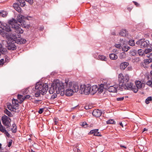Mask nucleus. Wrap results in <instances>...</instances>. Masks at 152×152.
I'll use <instances>...</instances> for the list:
<instances>
[{"label":"nucleus","mask_w":152,"mask_h":152,"mask_svg":"<svg viewBox=\"0 0 152 152\" xmlns=\"http://www.w3.org/2000/svg\"><path fill=\"white\" fill-rule=\"evenodd\" d=\"M8 24L3 23L1 25L3 26V29L7 32L13 31L16 35L22 34L23 31L18 26H16V21L15 19L12 18L8 21Z\"/></svg>","instance_id":"nucleus-1"},{"label":"nucleus","mask_w":152,"mask_h":152,"mask_svg":"<svg viewBox=\"0 0 152 152\" xmlns=\"http://www.w3.org/2000/svg\"><path fill=\"white\" fill-rule=\"evenodd\" d=\"M129 77L128 75L124 76L122 73H120L118 76V80L119 84V90L122 91L124 89L131 90L133 84L129 81Z\"/></svg>","instance_id":"nucleus-2"},{"label":"nucleus","mask_w":152,"mask_h":152,"mask_svg":"<svg viewBox=\"0 0 152 152\" xmlns=\"http://www.w3.org/2000/svg\"><path fill=\"white\" fill-rule=\"evenodd\" d=\"M55 89L56 93L60 94L61 96H63L64 94V84L61 81L58 80H54L50 88L49 92L50 94H52L55 91Z\"/></svg>","instance_id":"nucleus-3"},{"label":"nucleus","mask_w":152,"mask_h":152,"mask_svg":"<svg viewBox=\"0 0 152 152\" xmlns=\"http://www.w3.org/2000/svg\"><path fill=\"white\" fill-rule=\"evenodd\" d=\"M36 90H37L35 94V96L38 97L40 94L43 95L46 94L48 90V85L47 83H37L35 86Z\"/></svg>","instance_id":"nucleus-4"},{"label":"nucleus","mask_w":152,"mask_h":152,"mask_svg":"<svg viewBox=\"0 0 152 152\" xmlns=\"http://www.w3.org/2000/svg\"><path fill=\"white\" fill-rule=\"evenodd\" d=\"M105 83L104 84H101L99 88L97 86H93L91 87L90 93L91 95H94L96 93L97 94H101L103 91L104 88V86H105Z\"/></svg>","instance_id":"nucleus-5"},{"label":"nucleus","mask_w":152,"mask_h":152,"mask_svg":"<svg viewBox=\"0 0 152 152\" xmlns=\"http://www.w3.org/2000/svg\"><path fill=\"white\" fill-rule=\"evenodd\" d=\"M136 44L141 47L142 48L150 47L152 48V45H150L149 41L146 40L145 39H143L139 40L136 42Z\"/></svg>","instance_id":"nucleus-6"},{"label":"nucleus","mask_w":152,"mask_h":152,"mask_svg":"<svg viewBox=\"0 0 152 152\" xmlns=\"http://www.w3.org/2000/svg\"><path fill=\"white\" fill-rule=\"evenodd\" d=\"M91 90V85L89 84L81 85L80 86V92L82 94L88 95L90 93Z\"/></svg>","instance_id":"nucleus-7"},{"label":"nucleus","mask_w":152,"mask_h":152,"mask_svg":"<svg viewBox=\"0 0 152 152\" xmlns=\"http://www.w3.org/2000/svg\"><path fill=\"white\" fill-rule=\"evenodd\" d=\"M1 120L4 125L7 128L10 126L11 120L8 117L4 115L1 117Z\"/></svg>","instance_id":"nucleus-8"},{"label":"nucleus","mask_w":152,"mask_h":152,"mask_svg":"<svg viewBox=\"0 0 152 152\" xmlns=\"http://www.w3.org/2000/svg\"><path fill=\"white\" fill-rule=\"evenodd\" d=\"M65 86H66L69 88H71L74 92H77L79 91V87L77 83L74 84L73 86H72V83L69 82L68 83V81L66 82V80L65 82Z\"/></svg>","instance_id":"nucleus-9"},{"label":"nucleus","mask_w":152,"mask_h":152,"mask_svg":"<svg viewBox=\"0 0 152 152\" xmlns=\"http://www.w3.org/2000/svg\"><path fill=\"white\" fill-rule=\"evenodd\" d=\"M105 86H106L108 88V90L110 92H115L117 91V89L118 88V86L117 85H114L113 86H109L108 83L107 84V82L106 83Z\"/></svg>","instance_id":"nucleus-10"},{"label":"nucleus","mask_w":152,"mask_h":152,"mask_svg":"<svg viewBox=\"0 0 152 152\" xmlns=\"http://www.w3.org/2000/svg\"><path fill=\"white\" fill-rule=\"evenodd\" d=\"M15 43V42L14 40H12L11 42H10L8 44V46H7L8 49L12 50H14L16 49V47L14 44Z\"/></svg>","instance_id":"nucleus-11"},{"label":"nucleus","mask_w":152,"mask_h":152,"mask_svg":"<svg viewBox=\"0 0 152 152\" xmlns=\"http://www.w3.org/2000/svg\"><path fill=\"white\" fill-rule=\"evenodd\" d=\"M18 2H19L20 5L22 7L24 6L25 5V1L30 5H32L33 3V0H17Z\"/></svg>","instance_id":"nucleus-12"},{"label":"nucleus","mask_w":152,"mask_h":152,"mask_svg":"<svg viewBox=\"0 0 152 152\" xmlns=\"http://www.w3.org/2000/svg\"><path fill=\"white\" fill-rule=\"evenodd\" d=\"M66 86L65 89V95L67 96H70L73 94L74 92L71 88H69L67 86Z\"/></svg>","instance_id":"nucleus-13"},{"label":"nucleus","mask_w":152,"mask_h":152,"mask_svg":"<svg viewBox=\"0 0 152 152\" xmlns=\"http://www.w3.org/2000/svg\"><path fill=\"white\" fill-rule=\"evenodd\" d=\"M98 131L99 129H98L92 130L88 134H93L94 136H102V135L100 133L98 132Z\"/></svg>","instance_id":"nucleus-14"},{"label":"nucleus","mask_w":152,"mask_h":152,"mask_svg":"<svg viewBox=\"0 0 152 152\" xmlns=\"http://www.w3.org/2000/svg\"><path fill=\"white\" fill-rule=\"evenodd\" d=\"M19 37V38H16L15 39L13 40L14 41H15V43L20 44H24L26 43V39L20 38Z\"/></svg>","instance_id":"nucleus-15"},{"label":"nucleus","mask_w":152,"mask_h":152,"mask_svg":"<svg viewBox=\"0 0 152 152\" xmlns=\"http://www.w3.org/2000/svg\"><path fill=\"white\" fill-rule=\"evenodd\" d=\"M102 114V112L100 110L96 109L93 110L92 114L93 116L96 117H100Z\"/></svg>","instance_id":"nucleus-16"},{"label":"nucleus","mask_w":152,"mask_h":152,"mask_svg":"<svg viewBox=\"0 0 152 152\" xmlns=\"http://www.w3.org/2000/svg\"><path fill=\"white\" fill-rule=\"evenodd\" d=\"M129 65V63L126 62L121 63L120 64V68L122 70H124Z\"/></svg>","instance_id":"nucleus-17"},{"label":"nucleus","mask_w":152,"mask_h":152,"mask_svg":"<svg viewBox=\"0 0 152 152\" xmlns=\"http://www.w3.org/2000/svg\"><path fill=\"white\" fill-rule=\"evenodd\" d=\"M16 19L17 20H16V26H18L17 25L18 22L20 23H22V22L24 20V16L22 15H18L17 16Z\"/></svg>","instance_id":"nucleus-18"},{"label":"nucleus","mask_w":152,"mask_h":152,"mask_svg":"<svg viewBox=\"0 0 152 152\" xmlns=\"http://www.w3.org/2000/svg\"><path fill=\"white\" fill-rule=\"evenodd\" d=\"M19 102L16 99H12V105L14 107H15V110H17L18 109V107L19 106L18 103Z\"/></svg>","instance_id":"nucleus-19"},{"label":"nucleus","mask_w":152,"mask_h":152,"mask_svg":"<svg viewBox=\"0 0 152 152\" xmlns=\"http://www.w3.org/2000/svg\"><path fill=\"white\" fill-rule=\"evenodd\" d=\"M136 87L139 89H140L142 87V85H144L140 81H137L135 82Z\"/></svg>","instance_id":"nucleus-20"},{"label":"nucleus","mask_w":152,"mask_h":152,"mask_svg":"<svg viewBox=\"0 0 152 152\" xmlns=\"http://www.w3.org/2000/svg\"><path fill=\"white\" fill-rule=\"evenodd\" d=\"M119 34L121 36L125 37L127 34V31L125 29H122Z\"/></svg>","instance_id":"nucleus-21"},{"label":"nucleus","mask_w":152,"mask_h":152,"mask_svg":"<svg viewBox=\"0 0 152 152\" xmlns=\"http://www.w3.org/2000/svg\"><path fill=\"white\" fill-rule=\"evenodd\" d=\"M109 57L110 59L115 60L118 58L117 56L114 53H111L109 55Z\"/></svg>","instance_id":"nucleus-22"},{"label":"nucleus","mask_w":152,"mask_h":152,"mask_svg":"<svg viewBox=\"0 0 152 152\" xmlns=\"http://www.w3.org/2000/svg\"><path fill=\"white\" fill-rule=\"evenodd\" d=\"M8 14L7 12L4 11L2 10L0 11V16L2 17H6Z\"/></svg>","instance_id":"nucleus-23"},{"label":"nucleus","mask_w":152,"mask_h":152,"mask_svg":"<svg viewBox=\"0 0 152 152\" xmlns=\"http://www.w3.org/2000/svg\"><path fill=\"white\" fill-rule=\"evenodd\" d=\"M21 26L22 27L25 28H28L29 27V25L27 24L26 22L23 20L22 23H20Z\"/></svg>","instance_id":"nucleus-24"},{"label":"nucleus","mask_w":152,"mask_h":152,"mask_svg":"<svg viewBox=\"0 0 152 152\" xmlns=\"http://www.w3.org/2000/svg\"><path fill=\"white\" fill-rule=\"evenodd\" d=\"M98 60H100L102 61H106L107 60L106 57L103 55H99L98 56Z\"/></svg>","instance_id":"nucleus-25"},{"label":"nucleus","mask_w":152,"mask_h":152,"mask_svg":"<svg viewBox=\"0 0 152 152\" xmlns=\"http://www.w3.org/2000/svg\"><path fill=\"white\" fill-rule=\"evenodd\" d=\"M12 131L13 133H16L17 132V127L16 125L14 124L12 125Z\"/></svg>","instance_id":"nucleus-26"},{"label":"nucleus","mask_w":152,"mask_h":152,"mask_svg":"<svg viewBox=\"0 0 152 152\" xmlns=\"http://www.w3.org/2000/svg\"><path fill=\"white\" fill-rule=\"evenodd\" d=\"M4 113L9 117H12V116L11 113L7 109L4 110Z\"/></svg>","instance_id":"nucleus-27"},{"label":"nucleus","mask_w":152,"mask_h":152,"mask_svg":"<svg viewBox=\"0 0 152 152\" xmlns=\"http://www.w3.org/2000/svg\"><path fill=\"white\" fill-rule=\"evenodd\" d=\"M130 49V47L127 45L124 46L122 48L123 51L125 52L127 51Z\"/></svg>","instance_id":"nucleus-28"},{"label":"nucleus","mask_w":152,"mask_h":152,"mask_svg":"<svg viewBox=\"0 0 152 152\" xmlns=\"http://www.w3.org/2000/svg\"><path fill=\"white\" fill-rule=\"evenodd\" d=\"M7 107L9 110L11 111H14V109L15 108V107H14V106L11 104L8 105Z\"/></svg>","instance_id":"nucleus-29"},{"label":"nucleus","mask_w":152,"mask_h":152,"mask_svg":"<svg viewBox=\"0 0 152 152\" xmlns=\"http://www.w3.org/2000/svg\"><path fill=\"white\" fill-rule=\"evenodd\" d=\"M107 124H115V122L113 119H110L107 121Z\"/></svg>","instance_id":"nucleus-30"},{"label":"nucleus","mask_w":152,"mask_h":152,"mask_svg":"<svg viewBox=\"0 0 152 152\" xmlns=\"http://www.w3.org/2000/svg\"><path fill=\"white\" fill-rule=\"evenodd\" d=\"M138 52L139 55L140 56H142L144 54V51L141 49L138 50Z\"/></svg>","instance_id":"nucleus-31"},{"label":"nucleus","mask_w":152,"mask_h":152,"mask_svg":"<svg viewBox=\"0 0 152 152\" xmlns=\"http://www.w3.org/2000/svg\"><path fill=\"white\" fill-rule=\"evenodd\" d=\"M80 124L81 126L85 128H87L88 126L87 124L85 121L80 123Z\"/></svg>","instance_id":"nucleus-32"},{"label":"nucleus","mask_w":152,"mask_h":152,"mask_svg":"<svg viewBox=\"0 0 152 152\" xmlns=\"http://www.w3.org/2000/svg\"><path fill=\"white\" fill-rule=\"evenodd\" d=\"M152 100V98L151 96H149L147 97V98L145 100V103L148 104L150 102L149 101H151Z\"/></svg>","instance_id":"nucleus-33"},{"label":"nucleus","mask_w":152,"mask_h":152,"mask_svg":"<svg viewBox=\"0 0 152 152\" xmlns=\"http://www.w3.org/2000/svg\"><path fill=\"white\" fill-rule=\"evenodd\" d=\"M129 44L130 46H133L135 45L134 40H129Z\"/></svg>","instance_id":"nucleus-34"},{"label":"nucleus","mask_w":152,"mask_h":152,"mask_svg":"<svg viewBox=\"0 0 152 152\" xmlns=\"http://www.w3.org/2000/svg\"><path fill=\"white\" fill-rule=\"evenodd\" d=\"M57 97V95L56 94L54 93L51 96L50 99L51 100L54 99Z\"/></svg>","instance_id":"nucleus-35"},{"label":"nucleus","mask_w":152,"mask_h":152,"mask_svg":"<svg viewBox=\"0 0 152 152\" xmlns=\"http://www.w3.org/2000/svg\"><path fill=\"white\" fill-rule=\"evenodd\" d=\"M152 51L151 48H148L145 49L144 51V53L145 54H147L151 52Z\"/></svg>","instance_id":"nucleus-36"},{"label":"nucleus","mask_w":152,"mask_h":152,"mask_svg":"<svg viewBox=\"0 0 152 152\" xmlns=\"http://www.w3.org/2000/svg\"><path fill=\"white\" fill-rule=\"evenodd\" d=\"M147 57L149 58L148 60L150 61L149 62H152V53L148 54Z\"/></svg>","instance_id":"nucleus-37"},{"label":"nucleus","mask_w":152,"mask_h":152,"mask_svg":"<svg viewBox=\"0 0 152 152\" xmlns=\"http://www.w3.org/2000/svg\"><path fill=\"white\" fill-rule=\"evenodd\" d=\"M138 89L137 88H136V86H134L133 87H132V89L131 90L133 91L134 92L136 93H137L138 91Z\"/></svg>","instance_id":"nucleus-38"},{"label":"nucleus","mask_w":152,"mask_h":152,"mask_svg":"<svg viewBox=\"0 0 152 152\" xmlns=\"http://www.w3.org/2000/svg\"><path fill=\"white\" fill-rule=\"evenodd\" d=\"M0 34L3 37H6L7 33V32H5L4 31H3L1 32V33Z\"/></svg>","instance_id":"nucleus-39"},{"label":"nucleus","mask_w":152,"mask_h":152,"mask_svg":"<svg viewBox=\"0 0 152 152\" xmlns=\"http://www.w3.org/2000/svg\"><path fill=\"white\" fill-rule=\"evenodd\" d=\"M78 148V146H76L73 148V151L75 152H81L80 150Z\"/></svg>","instance_id":"nucleus-40"},{"label":"nucleus","mask_w":152,"mask_h":152,"mask_svg":"<svg viewBox=\"0 0 152 152\" xmlns=\"http://www.w3.org/2000/svg\"><path fill=\"white\" fill-rule=\"evenodd\" d=\"M137 53V51L135 50H132L130 51V53L132 56H134L136 55Z\"/></svg>","instance_id":"nucleus-41"},{"label":"nucleus","mask_w":152,"mask_h":152,"mask_svg":"<svg viewBox=\"0 0 152 152\" xmlns=\"http://www.w3.org/2000/svg\"><path fill=\"white\" fill-rule=\"evenodd\" d=\"M5 129L2 125L0 126V131L3 133H4V131H5Z\"/></svg>","instance_id":"nucleus-42"},{"label":"nucleus","mask_w":152,"mask_h":152,"mask_svg":"<svg viewBox=\"0 0 152 152\" xmlns=\"http://www.w3.org/2000/svg\"><path fill=\"white\" fill-rule=\"evenodd\" d=\"M146 84L152 87V81L149 80L147 82Z\"/></svg>","instance_id":"nucleus-43"},{"label":"nucleus","mask_w":152,"mask_h":152,"mask_svg":"<svg viewBox=\"0 0 152 152\" xmlns=\"http://www.w3.org/2000/svg\"><path fill=\"white\" fill-rule=\"evenodd\" d=\"M15 9L16 10V11H17L19 13H20L22 12V9L19 6L17 7Z\"/></svg>","instance_id":"nucleus-44"},{"label":"nucleus","mask_w":152,"mask_h":152,"mask_svg":"<svg viewBox=\"0 0 152 152\" xmlns=\"http://www.w3.org/2000/svg\"><path fill=\"white\" fill-rule=\"evenodd\" d=\"M0 50H2V53H4V51H7V50L5 48H3L1 44L0 43Z\"/></svg>","instance_id":"nucleus-45"},{"label":"nucleus","mask_w":152,"mask_h":152,"mask_svg":"<svg viewBox=\"0 0 152 152\" xmlns=\"http://www.w3.org/2000/svg\"><path fill=\"white\" fill-rule=\"evenodd\" d=\"M124 99V97L117 98L116 99V101H121L123 100Z\"/></svg>","instance_id":"nucleus-46"},{"label":"nucleus","mask_w":152,"mask_h":152,"mask_svg":"<svg viewBox=\"0 0 152 152\" xmlns=\"http://www.w3.org/2000/svg\"><path fill=\"white\" fill-rule=\"evenodd\" d=\"M19 5H20V4H19V3L18 4L17 3H14L13 4V6L15 9H16L17 7H19Z\"/></svg>","instance_id":"nucleus-47"},{"label":"nucleus","mask_w":152,"mask_h":152,"mask_svg":"<svg viewBox=\"0 0 152 152\" xmlns=\"http://www.w3.org/2000/svg\"><path fill=\"white\" fill-rule=\"evenodd\" d=\"M28 88H26V89H24L23 90V94H25L28 93Z\"/></svg>","instance_id":"nucleus-48"},{"label":"nucleus","mask_w":152,"mask_h":152,"mask_svg":"<svg viewBox=\"0 0 152 152\" xmlns=\"http://www.w3.org/2000/svg\"><path fill=\"white\" fill-rule=\"evenodd\" d=\"M115 47L118 48H122V47L120 44H115Z\"/></svg>","instance_id":"nucleus-49"},{"label":"nucleus","mask_w":152,"mask_h":152,"mask_svg":"<svg viewBox=\"0 0 152 152\" xmlns=\"http://www.w3.org/2000/svg\"><path fill=\"white\" fill-rule=\"evenodd\" d=\"M4 133L7 137H10V134L8 133V132H7L6 130H5V131H4Z\"/></svg>","instance_id":"nucleus-50"},{"label":"nucleus","mask_w":152,"mask_h":152,"mask_svg":"<svg viewBox=\"0 0 152 152\" xmlns=\"http://www.w3.org/2000/svg\"><path fill=\"white\" fill-rule=\"evenodd\" d=\"M44 111V109L43 108H40L39 109L38 113L39 114H42L43 113Z\"/></svg>","instance_id":"nucleus-51"},{"label":"nucleus","mask_w":152,"mask_h":152,"mask_svg":"<svg viewBox=\"0 0 152 152\" xmlns=\"http://www.w3.org/2000/svg\"><path fill=\"white\" fill-rule=\"evenodd\" d=\"M150 61L149 60H146L144 61L143 63H145V64L147 66L148 64H149L150 62H149Z\"/></svg>","instance_id":"nucleus-52"},{"label":"nucleus","mask_w":152,"mask_h":152,"mask_svg":"<svg viewBox=\"0 0 152 152\" xmlns=\"http://www.w3.org/2000/svg\"><path fill=\"white\" fill-rule=\"evenodd\" d=\"M141 66L145 68H146L148 66H147L145 64V63H142L141 64Z\"/></svg>","instance_id":"nucleus-53"},{"label":"nucleus","mask_w":152,"mask_h":152,"mask_svg":"<svg viewBox=\"0 0 152 152\" xmlns=\"http://www.w3.org/2000/svg\"><path fill=\"white\" fill-rule=\"evenodd\" d=\"M18 99L19 100H20V99H21L23 97V96L22 95L18 94Z\"/></svg>","instance_id":"nucleus-54"},{"label":"nucleus","mask_w":152,"mask_h":152,"mask_svg":"<svg viewBox=\"0 0 152 152\" xmlns=\"http://www.w3.org/2000/svg\"><path fill=\"white\" fill-rule=\"evenodd\" d=\"M133 3L137 7H139L140 6V4L137 2L135 1H133Z\"/></svg>","instance_id":"nucleus-55"},{"label":"nucleus","mask_w":152,"mask_h":152,"mask_svg":"<svg viewBox=\"0 0 152 152\" xmlns=\"http://www.w3.org/2000/svg\"><path fill=\"white\" fill-rule=\"evenodd\" d=\"M91 106H86L85 107V108L86 110H88L89 109H91Z\"/></svg>","instance_id":"nucleus-56"},{"label":"nucleus","mask_w":152,"mask_h":152,"mask_svg":"<svg viewBox=\"0 0 152 152\" xmlns=\"http://www.w3.org/2000/svg\"><path fill=\"white\" fill-rule=\"evenodd\" d=\"M12 143V140H10V142H9L8 144V147H10Z\"/></svg>","instance_id":"nucleus-57"},{"label":"nucleus","mask_w":152,"mask_h":152,"mask_svg":"<svg viewBox=\"0 0 152 152\" xmlns=\"http://www.w3.org/2000/svg\"><path fill=\"white\" fill-rule=\"evenodd\" d=\"M4 59H1L0 60V65H3L4 63Z\"/></svg>","instance_id":"nucleus-58"},{"label":"nucleus","mask_w":152,"mask_h":152,"mask_svg":"<svg viewBox=\"0 0 152 152\" xmlns=\"http://www.w3.org/2000/svg\"><path fill=\"white\" fill-rule=\"evenodd\" d=\"M1 25H2V24H1V26H0V34L1 33V32L4 30V29H3V26H1Z\"/></svg>","instance_id":"nucleus-59"},{"label":"nucleus","mask_w":152,"mask_h":152,"mask_svg":"<svg viewBox=\"0 0 152 152\" xmlns=\"http://www.w3.org/2000/svg\"><path fill=\"white\" fill-rule=\"evenodd\" d=\"M30 97H31V96L29 95H26L24 96V98H26V99H28L30 98Z\"/></svg>","instance_id":"nucleus-60"},{"label":"nucleus","mask_w":152,"mask_h":152,"mask_svg":"<svg viewBox=\"0 0 152 152\" xmlns=\"http://www.w3.org/2000/svg\"><path fill=\"white\" fill-rule=\"evenodd\" d=\"M7 52V51H4V53H2V50H0V56L1 55V54H5Z\"/></svg>","instance_id":"nucleus-61"},{"label":"nucleus","mask_w":152,"mask_h":152,"mask_svg":"<svg viewBox=\"0 0 152 152\" xmlns=\"http://www.w3.org/2000/svg\"><path fill=\"white\" fill-rule=\"evenodd\" d=\"M127 69L128 70L131 71L132 69V68L131 67H128Z\"/></svg>","instance_id":"nucleus-62"},{"label":"nucleus","mask_w":152,"mask_h":152,"mask_svg":"<svg viewBox=\"0 0 152 152\" xmlns=\"http://www.w3.org/2000/svg\"><path fill=\"white\" fill-rule=\"evenodd\" d=\"M132 8L130 7H128L127 8V9L129 10V11L130 12L132 9Z\"/></svg>","instance_id":"nucleus-63"},{"label":"nucleus","mask_w":152,"mask_h":152,"mask_svg":"<svg viewBox=\"0 0 152 152\" xmlns=\"http://www.w3.org/2000/svg\"><path fill=\"white\" fill-rule=\"evenodd\" d=\"M120 124V125L121 126H122V127H124V125H123V124L121 122L119 124Z\"/></svg>","instance_id":"nucleus-64"}]
</instances>
